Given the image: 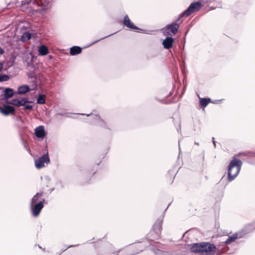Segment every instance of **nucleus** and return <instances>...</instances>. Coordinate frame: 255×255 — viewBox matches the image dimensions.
Segmentation results:
<instances>
[{"instance_id":"nucleus-1","label":"nucleus","mask_w":255,"mask_h":255,"mask_svg":"<svg viewBox=\"0 0 255 255\" xmlns=\"http://www.w3.org/2000/svg\"><path fill=\"white\" fill-rule=\"evenodd\" d=\"M203 7L201 2L193 1L189 6L182 12L177 18L171 23L166 25L163 29L164 35L173 36L176 34L180 27V23L183 21L184 17H188L195 11L199 10Z\"/></svg>"},{"instance_id":"nucleus-2","label":"nucleus","mask_w":255,"mask_h":255,"mask_svg":"<svg viewBox=\"0 0 255 255\" xmlns=\"http://www.w3.org/2000/svg\"><path fill=\"white\" fill-rule=\"evenodd\" d=\"M82 116L90 117V121L88 123L92 125L98 126L103 129L105 134L112 136L114 132V126L113 123L109 121H105L99 115H94L93 113L89 114H80Z\"/></svg>"},{"instance_id":"nucleus-3","label":"nucleus","mask_w":255,"mask_h":255,"mask_svg":"<svg viewBox=\"0 0 255 255\" xmlns=\"http://www.w3.org/2000/svg\"><path fill=\"white\" fill-rule=\"evenodd\" d=\"M31 3L37 5L38 8L37 9L31 8L29 11L31 15H35L37 13L43 15L45 14L46 10L51 6L50 0H23L21 1V6H23Z\"/></svg>"},{"instance_id":"nucleus-4","label":"nucleus","mask_w":255,"mask_h":255,"mask_svg":"<svg viewBox=\"0 0 255 255\" xmlns=\"http://www.w3.org/2000/svg\"><path fill=\"white\" fill-rule=\"evenodd\" d=\"M243 162L236 156L232 157L227 169V180L230 182L233 181L239 175L242 168Z\"/></svg>"},{"instance_id":"nucleus-5","label":"nucleus","mask_w":255,"mask_h":255,"mask_svg":"<svg viewBox=\"0 0 255 255\" xmlns=\"http://www.w3.org/2000/svg\"><path fill=\"white\" fill-rule=\"evenodd\" d=\"M117 32H118V31L115 32L113 33L110 34L107 36L102 37L98 40H96L91 42V43H90L89 44H88V45H87L84 47H81L79 46H73L71 47H70L69 49L70 54L71 56L77 55L82 53L83 49L88 47L90 46H92V45L98 43V42L100 41L101 40L105 39L108 37H109L111 36L114 35L115 34L117 33Z\"/></svg>"},{"instance_id":"nucleus-6","label":"nucleus","mask_w":255,"mask_h":255,"mask_svg":"<svg viewBox=\"0 0 255 255\" xmlns=\"http://www.w3.org/2000/svg\"><path fill=\"white\" fill-rule=\"evenodd\" d=\"M122 24L124 27H126L132 30H138V32H142L146 34L149 33L147 30L140 28L135 25L133 22L131 21L128 14L124 16L122 21Z\"/></svg>"},{"instance_id":"nucleus-7","label":"nucleus","mask_w":255,"mask_h":255,"mask_svg":"<svg viewBox=\"0 0 255 255\" xmlns=\"http://www.w3.org/2000/svg\"><path fill=\"white\" fill-rule=\"evenodd\" d=\"M170 204L171 203L168 204L166 208L164 210L162 215L156 220L155 223L152 226L151 230L149 232V236H151L154 232H157L158 233H161L162 230L163 220L164 217V214Z\"/></svg>"},{"instance_id":"nucleus-8","label":"nucleus","mask_w":255,"mask_h":255,"mask_svg":"<svg viewBox=\"0 0 255 255\" xmlns=\"http://www.w3.org/2000/svg\"><path fill=\"white\" fill-rule=\"evenodd\" d=\"M50 162L48 152L44 153L42 155L35 160V166L37 169H41L45 167L44 163L48 164Z\"/></svg>"},{"instance_id":"nucleus-9","label":"nucleus","mask_w":255,"mask_h":255,"mask_svg":"<svg viewBox=\"0 0 255 255\" xmlns=\"http://www.w3.org/2000/svg\"><path fill=\"white\" fill-rule=\"evenodd\" d=\"M217 251L216 246L210 242H203L202 255H213Z\"/></svg>"},{"instance_id":"nucleus-10","label":"nucleus","mask_w":255,"mask_h":255,"mask_svg":"<svg viewBox=\"0 0 255 255\" xmlns=\"http://www.w3.org/2000/svg\"><path fill=\"white\" fill-rule=\"evenodd\" d=\"M2 89V87H0V90ZM14 95L13 90L9 87L5 88L2 90L1 94L0 95V101H8V99L11 98Z\"/></svg>"},{"instance_id":"nucleus-11","label":"nucleus","mask_w":255,"mask_h":255,"mask_svg":"<svg viewBox=\"0 0 255 255\" xmlns=\"http://www.w3.org/2000/svg\"><path fill=\"white\" fill-rule=\"evenodd\" d=\"M43 208L41 202L30 204V209L31 214L34 217H37L40 215L42 209Z\"/></svg>"},{"instance_id":"nucleus-12","label":"nucleus","mask_w":255,"mask_h":255,"mask_svg":"<svg viewBox=\"0 0 255 255\" xmlns=\"http://www.w3.org/2000/svg\"><path fill=\"white\" fill-rule=\"evenodd\" d=\"M175 40L172 36L166 35L165 39L162 40V45L164 49L169 50L172 47Z\"/></svg>"},{"instance_id":"nucleus-13","label":"nucleus","mask_w":255,"mask_h":255,"mask_svg":"<svg viewBox=\"0 0 255 255\" xmlns=\"http://www.w3.org/2000/svg\"><path fill=\"white\" fill-rule=\"evenodd\" d=\"M203 242L190 244V251L192 253L202 255Z\"/></svg>"},{"instance_id":"nucleus-14","label":"nucleus","mask_w":255,"mask_h":255,"mask_svg":"<svg viewBox=\"0 0 255 255\" xmlns=\"http://www.w3.org/2000/svg\"><path fill=\"white\" fill-rule=\"evenodd\" d=\"M15 111V109L10 105H4L0 107V113L4 116H8Z\"/></svg>"},{"instance_id":"nucleus-15","label":"nucleus","mask_w":255,"mask_h":255,"mask_svg":"<svg viewBox=\"0 0 255 255\" xmlns=\"http://www.w3.org/2000/svg\"><path fill=\"white\" fill-rule=\"evenodd\" d=\"M242 238L243 235L242 233H235L232 235L229 236L225 242H223L221 243L223 244V246H225L232 242H234L238 239H241Z\"/></svg>"},{"instance_id":"nucleus-16","label":"nucleus","mask_w":255,"mask_h":255,"mask_svg":"<svg viewBox=\"0 0 255 255\" xmlns=\"http://www.w3.org/2000/svg\"><path fill=\"white\" fill-rule=\"evenodd\" d=\"M101 162V161H100L94 167L92 168L89 167L85 169L84 171L83 170H81L82 172L85 175L90 176V177H93L96 174V172L98 171V166L99 165Z\"/></svg>"},{"instance_id":"nucleus-17","label":"nucleus","mask_w":255,"mask_h":255,"mask_svg":"<svg viewBox=\"0 0 255 255\" xmlns=\"http://www.w3.org/2000/svg\"><path fill=\"white\" fill-rule=\"evenodd\" d=\"M34 133L38 138H43L46 135V132L44 126L40 125L34 129Z\"/></svg>"},{"instance_id":"nucleus-18","label":"nucleus","mask_w":255,"mask_h":255,"mask_svg":"<svg viewBox=\"0 0 255 255\" xmlns=\"http://www.w3.org/2000/svg\"><path fill=\"white\" fill-rule=\"evenodd\" d=\"M254 229L255 228L253 227V225L252 224H250L246 226L241 231L239 232L242 233L243 237L244 235L252 232Z\"/></svg>"},{"instance_id":"nucleus-19","label":"nucleus","mask_w":255,"mask_h":255,"mask_svg":"<svg viewBox=\"0 0 255 255\" xmlns=\"http://www.w3.org/2000/svg\"><path fill=\"white\" fill-rule=\"evenodd\" d=\"M30 91V87L26 84L19 86L17 88V92L19 94H24Z\"/></svg>"},{"instance_id":"nucleus-20","label":"nucleus","mask_w":255,"mask_h":255,"mask_svg":"<svg viewBox=\"0 0 255 255\" xmlns=\"http://www.w3.org/2000/svg\"><path fill=\"white\" fill-rule=\"evenodd\" d=\"M39 55L45 56L49 53V50L47 47L45 45H41L38 49Z\"/></svg>"},{"instance_id":"nucleus-21","label":"nucleus","mask_w":255,"mask_h":255,"mask_svg":"<svg viewBox=\"0 0 255 255\" xmlns=\"http://www.w3.org/2000/svg\"><path fill=\"white\" fill-rule=\"evenodd\" d=\"M161 236V233H157V232H154L152 234V235L149 236V233L147 234V239H148L150 241H153L154 242H156V241L158 240Z\"/></svg>"},{"instance_id":"nucleus-22","label":"nucleus","mask_w":255,"mask_h":255,"mask_svg":"<svg viewBox=\"0 0 255 255\" xmlns=\"http://www.w3.org/2000/svg\"><path fill=\"white\" fill-rule=\"evenodd\" d=\"M43 195V192L42 191L37 192L32 198V199L30 200V204H33L34 203H37V202H38L39 201V199H41V197Z\"/></svg>"},{"instance_id":"nucleus-23","label":"nucleus","mask_w":255,"mask_h":255,"mask_svg":"<svg viewBox=\"0 0 255 255\" xmlns=\"http://www.w3.org/2000/svg\"><path fill=\"white\" fill-rule=\"evenodd\" d=\"M211 102V99L210 98H202L199 99V104L203 108L206 107Z\"/></svg>"},{"instance_id":"nucleus-24","label":"nucleus","mask_w":255,"mask_h":255,"mask_svg":"<svg viewBox=\"0 0 255 255\" xmlns=\"http://www.w3.org/2000/svg\"><path fill=\"white\" fill-rule=\"evenodd\" d=\"M31 38V34L28 31H25L22 34L20 39L23 42H26Z\"/></svg>"},{"instance_id":"nucleus-25","label":"nucleus","mask_w":255,"mask_h":255,"mask_svg":"<svg viewBox=\"0 0 255 255\" xmlns=\"http://www.w3.org/2000/svg\"><path fill=\"white\" fill-rule=\"evenodd\" d=\"M36 103L39 105H43L45 103V95L41 93H38Z\"/></svg>"},{"instance_id":"nucleus-26","label":"nucleus","mask_w":255,"mask_h":255,"mask_svg":"<svg viewBox=\"0 0 255 255\" xmlns=\"http://www.w3.org/2000/svg\"><path fill=\"white\" fill-rule=\"evenodd\" d=\"M10 79V76L5 74H0V83L6 82Z\"/></svg>"},{"instance_id":"nucleus-27","label":"nucleus","mask_w":255,"mask_h":255,"mask_svg":"<svg viewBox=\"0 0 255 255\" xmlns=\"http://www.w3.org/2000/svg\"><path fill=\"white\" fill-rule=\"evenodd\" d=\"M78 114L79 113H72L63 112V113H58L57 114V115L64 117L66 118H69V117H71L70 115H78ZM79 115H81L79 114Z\"/></svg>"},{"instance_id":"nucleus-28","label":"nucleus","mask_w":255,"mask_h":255,"mask_svg":"<svg viewBox=\"0 0 255 255\" xmlns=\"http://www.w3.org/2000/svg\"><path fill=\"white\" fill-rule=\"evenodd\" d=\"M78 246H79V244H77V245H69L68 246H65L64 249H62L59 252V253L58 255H61L62 253H63V252H64L65 251H66L67 249H68L69 248H71L72 247H77Z\"/></svg>"},{"instance_id":"nucleus-29","label":"nucleus","mask_w":255,"mask_h":255,"mask_svg":"<svg viewBox=\"0 0 255 255\" xmlns=\"http://www.w3.org/2000/svg\"><path fill=\"white\" fill-rule=\"evenodd\" d=\"M189 29L188 28L186 31L185 32V34H184V38H183V42H184V45H185V42H186V36H187L188 32H189ZM184 48H185V46H183V47L182 48H181V52L182 53V55H183V51L184 50Z\"/></svg>"},{"instance_id":"nucleus-30","label":"nucleus","mask_w":255,"mask_h":255,"mask_svg":"<svg viewBox=\"0 0 255 255\" xmlns=\"http://www.w3.org/2000/svg\"><path fill=\"white\" fill-rule=\"evenodd\" d=\"M19 99L18 98H14L11 100L6 101V103L13 105H16Z\"/></svg>"},{"instance_id":"nucleus-31","label":"nucleus","mask_w":255,"mask_h":255,"mask_svg":"<svg viewBox=\"0 0 255 255\" xmlns=\"http://www.w3.org/2000/svg\"><path fill=\"white\" fill-rule=\"evenodd\" d=\"M33 108V105H29V104H25L23 106L22 110H31Z\"/></svg>"},{"instance_id":"nucleus-32","label":"nucleus","mask_w":255,"mask_h":255,"mask_svg":"<svg viewBox=\"0 0 255 255\" xmlns=\"http://www.w3.org/2000/svg\"><path fill=\"white\" fill-rule=\"evenodd\" d=\"M215 0H198L197 1L200 2L202 4H203V3H212Z\"/></svg>"},{"instance_id":"nucleus-33","label":"nucleus","mask_w":255,"mask_h":255,"mask_svg":"<svg viewBox=\"0 0 255 255\" xmlns=\"http://www.w3.org/2000/svg\"><path fill=\"white\" fill-rule=\"evenodd\" d=\"M20 102H21L22 106H23L25 104H26V103H27V102H28V99L26 97H22L20 100Z\"/></svg>"},{"instance_id":"nucleus-34","label":"nucleus","mask_w":255,"mask_h":255,"mask_svg":"<svg viewBox=\"0 0 255 255\" xmlns=\"http://www.w3.org/2000/svg\"><path fill=\"white\" fill-rule=\"evenodd\" d=\"M14 120L15 121H17V122H21L23 121L22 118V117L20 116H15V117L14 118Z\"/></svg>"},{"instance_id":"nucleus-35","label":"nucleus","mask_w":255,"mask_h":255,"mask_svg":"<svg viewBox=\"0 0 255 255\" xmlns=\"http://www.w3.org/2000/svg\"><path fill=\"white\" fill-rule=\"evenodd\" d=\"M38 202H41V203H42V207H44V204L46 202V201L45 198H42Z\"/></svg>"},{"instance_id":"nucleus-36","label":"nucleus","mask_w":255,"mask_h":255,"mask_svg":"<svg viewBox=\"0 0 255 255\" xmlns=\"http://www.w3.org/2000/svg\"><path fill=\"white\" fill-rule=\"evenodd\" d=\"M21 140H22V142H23V144H24V147L26 148L27 150V151H28V152L30 153V148H27V146H26V144H25V142H24V139H23V138H22V137H21Z\"/></svg>"},{"instance_id":"nucleus-37","label":"nucleus","mask_w":255,"mask_h":255,"mask_svg":"<svg viewBox=\"0 0 255 255\" xmlns=\"http://www.w3.org/2000/svg\"><path fill=\"white\" fill-rule=\"evenodd\" d=\"M248 154V152H239L238 153V154H237L236 156H239L241 155H247Z\"/></svg>"},{"instance_id":"nucleus-38","label":"nucleus","mask_w":255,"mask_h":255,"mask_svg":"<svg viewBox=\"0 0 255 255\" xmlns=\"http://www.w3.org/2000/svg\"><path fill=\"white\" fill-rule=\"evenodd\" d=\"M3 65L4 63L2 62H0V73L3 70Z\"/></svg>"},{"instance_id":"nucleus-39","label":"nucleus","mask_w":255,"mask_h":255,"mask_svg":"<svg viewBox=\"0 0 255 255\" xmlns=\"http://www.w3.org/2000/svg\"><path fill=\"white\" fill-rule=\"evenodd\" d=\"M248 154H250V156L251 157H255V151L248 152Z\"/></svg>"},{"instance_id":"nucleus-40","label":"nucleus","mask_w":255,"mask_h":255,"mask_svg":"<svg viewBox=\"0 0 255 255\" xmlns=\"http://www.w3.org/2000/svg\"><path fill=\"white\" fill-rule=\"evenodd\" d=\"M223 99H221V100H214L213 101H211V103H212L213 104H217L219 102L222 101Z\"/></svg>"},{"instance_id":"nucleus-41","label":"nucleus","mask_w":255,"mask_h":255,"mask_svg":"<svg viewBox=\"0 0 255 255\" xmlns=\"http://www.w3.org/2000/svg\"><path fill=\"white\" fill-rule=\"evenodd\" d=\"M212 142L214 146V148H216V142L215 140V138L214 137H212Z\"/></svg>"},{"instance_id":"nucleus-42","label":"nucleus","mask_w":255,"mask_h":255,"mask_svg":"<svg viewBox=\"0 0 255 255\" xmlns=\"http://www.w3.org/2000/svg\"><path fill=\"white\" fill-rule=\"evenodd\" d=\"M15 106H17V107L22 106V104H21V102H20V100H19L18 101V102H17V104H16V105Z\"/></svg>"},{"instance_id":"nucleus-43","label":"nucleus","mask_w":255,"mask_h":255,"mask_svg":"<svg viewBox=\"0 0 255 255\" xmlns=\"http://www.w3.org/2000/svg\"><path fill=\"white\" fill-rule=\"evenodd\" d=\"M4 53V50L0 47V55H2Z\"/></svg>"},{"instance_id":"nucleus-44","label":"nucleus","mask_w":255,"mask_h":255,"mask_svg":"<svg viewBox=\"0 0 255 255\" xmlns=\"http://www.w3.org/2000/svg\"><path fill=\"white\" fill-rule=\"evenodd\" d=\"M224 177H225V175L221 178V179H220L219 183H220V184H222L223 183Z\"/></svg>"},{"instance_id":"nucleus-45","label":"nucleus","mask_w":255,"mask_h":255,"mask_svg":"<svg viewBox=\"0 0 255 255\" xmlns=\"http://www.w3.org/2000/svg\"><path fill=\"white\" fill-rule=\"evenodd\" d=\"M229 248H227V249L226 248V249L225 250H223L222 251V252L224 253H225L227 252V251L229 250Z\"/></svg>"},{"instance_id":"nucleus-46","label":"nucleus","mask_w":255,"mask_h":255,"mask_svg":"<svg viewBox=\"0 0 255 255\" xmlns=\"http://www.w3.org/2000/svg\"><path fill=\"white\" fill-rule=\"evenodd\" d=\"M181 125L180 124L179 125V128L177 129V131H178V133L181 132Z\"/></svg>"},{"instance_id":"nucleus-47","label":"nucleus","mask_w":255,"mask_h":255,"mask_svg":"<svg viewBox=\"0 0 255 255\" xmlns=\"http://www.w3.org/2000/svg\"><path fill=\"white\" fill-rule=\"evenodd\" d=\"M69 118L74 119H77L78 118L77 117H73L71 116V117H69Z\"/></svg>"},{"instance_id":"nucleus-48","label":"nucleus","mask_w":255,"mask_h":255,"mask_svg":"<svg viewBox=\"0 0 255 255\" xmlns=\"http://www.w3.org/2000/svg\"><path fill=\"white\" fill-rule=\"evenodd\" d=\"M54 190V188H51L49 191L50 193H51L52 191H53Z\"/></svg>"},{"instance_id":"nucleus-49","label":"nucleus","mask_w":255,"mask_h":255,"mask_svg":"<svg viewBox=\"0 0 255 255\" xmlns=\"http://www.w3.org/2000/svg\"><path fill=\"white\" fill-rule=\"evenodd\" d=\"M27 103H30H30H33V101H29V100H28V102H27Z\"/></svg>"},{"instance_id":"nucleus-50","label":"nucleus","mask_w":255,"mask_h":255,"mask_svg":"<svg viewBox=\"0 0 255 255\" xmlns=\"http://www.w3.org/2000/svg\"><path fill=\"white\" fill-rule=\"evenodd\" d=\"M194 144L195 145H199V143L198 142H196V141H195Z\"/></svg>"},{"instance_id":"nucleus-51","label":"nucleus","mask_w":255,"mask_h":255,"mask_svg":"<svg viewBox=\"0 0 255 255\" xmlns=\"http://www.w3.org/2000/svg\"><path fill=\"white\" fill-rule=\"evenodd\" d=\"M227 184H228V183H226V184H225L224 185V188H225V187H226V186L227 185Z\"/></svg>"},{"instance_id":"nucleus-52","label":"nucleus","mask_w":255,"mask_h":255,"mask_svg":"<svg viewBox=\"0 0 255 255\" xmlns=\"http://www.w3.org/2000/svg\"><path fill=\"white\" fill-rule=\"evenodd\" d=\"M143 251V249H141V250H140V252H137V253H135V254H136L139 253H140L141 252H142Z\"/></svg>"},{"instance_id":"nucleus-53","label":"nucleus","mask_w":255,"mask_h":255,"mask_svg":"<svg viewBox=\"0 0 255 255\" xmlns=\"http://www.w3.org/2000/svg\"><path fill=\"white\" fill-rule=\"evenodd\" d=\"M61 187L62 188H63L64 187V185L62 183H61Z\"/></svg>"},{"instance_id":"nucleus-54","label":"nucleus","mask_w":255,"mask_h":255,"mask_svg":"<svg viewBox=\"0 0 255 255\" xmlns=\"http://www.w3.org/2000/svg\"><path fill=\"white\" fill-rule=\"evenodd\" d=\"M14 62H15V59H14L13 61H12V63L11 64V66H12L13 65Z\"/></svg>"},{"instance_id":"nucleus-55","label":"nucleus","mask_w":255,"mask_h":255,"mask_svg":"<svg viewBox=\"0 0 255 255\" xmlns=\"http://www.w3.org/2000/svg\"><path fill=\"white\" fill-rule=\"evenodd\" d=\"M48 57L49 58H52L53 57L52 55H49Z\"/></svg>"},{"instance_id":"nucleus-56","label":"nucleus","mask_w":255,"mask_h":255,"mask_svg":"<svg viewBox=\"0 0 255 255\" xmlns=\"http://www.w3.org/2000/svg\"><path fill=\"white\" fill-rule=\"evenodd\" d=\"M171 94H172V93L170 92L167 97L170 96L171 95Z\"/></svg>"},{"instance_id":"nucleus-57","label":"nucleus","mask_w":255,"mask_h":255,"mask_svg":"<svg viewBox=\"0 0 255 255\" xmlns=\"http://www.w3.org/2000/svg\"><path fill=\"white\" fill-rule=\"evenodd\" d=\"M158 100L159 101H160V102H162V101H163V99H162V100Z\"/></svg>"},{"instance_id":"nucleus-58","label":"nucleus","mask_w":255,"mask_h":255,"mask_svg":"<svg viewBox=\"0 0 255 255\" xmlns=\"http://www.w3.org/2000/svg\"><path fill=\"white\" fill-rule=\"evenodd\" d=\"M211 9H212V10H214L215 9V7H211Z\"/></svg>"},{"instance_id":"nucleus-59","label":"nucleus","mask_w":255,"mask_h":255,"mask_svg":"<svg viewBox=\"0 0 255 255\" xmlns=\"http://www.w3.org/2000/svg\"><path fill=\"white\" fill-rule=\"evenodd\" d=\"M38 247H39V248H41V247L39 245L38 246Z\"/></svg>"}]
</instances>
